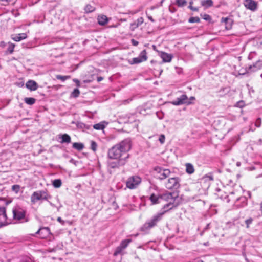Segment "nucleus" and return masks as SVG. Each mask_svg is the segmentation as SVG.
<instances>
[{
	"label": "nucleus",
	"instance_id": "412c9836",
	"mask_svg": "<svg viewBox=\"0 0 262 262\" xmlns=\"http://www.w3.org/2000/svg\"><path fill=\"white\" fill-rule=\"evenodd\" d=\"M97 20L99 25L101 26H104L108 23V19L106 15H100L98 16Z\"/></svg>",
	"mask_w": 262,
	"mask_h": 262
},
{
	"label": "nucleus",
	"instance_id": "09e8293b",
	"mask_svg": "<svg viewBox=\"0 0 262 262\" xmlns=\"http://www.w3.org/2000/svg\"><path fill=\"white\" fill-rule=\"evenodd\" d=\"M132 45L135 46H136L139 44L138 41H137L134 39L132 40Z\"/></svg>",
	"mask_w": 262,
	"mask_h": 262
},
{
	"label": "nucleus",
	"instance_id": "8fccbe9b",
	"mask_svg": "<svg viewBox=\"0 0 262 262\" xmlns=\"http://www.w3.org/2000/svg\"><path fill=\"white\" fill-rule=\"evenodd\" d=\"M57 221L58 222H59L60 223H62V224H63V223H64L63 221H62V220L61 219V218L60 217H58L57 218Z\"/></svg>",
	"mask_w": 262,
	"mask_h": 262
},
{
	"label": "nucleus",
	"instance_id": "2eb2a0df",
	"mask_svg": "<svg viewBox=\"0 0 262 262\" xmlns=\"http://www.w3.org/2000/svg\"><path fill=\"white\" fill-rule=\"evenodd\" d=\"M213 180V177L212 175H206L204 176L200 180L202 185L204 184V186L208 188L211 184V182Z\"/></svg>",
	"mask_w": 262,
	"mask_h": 262
},
{
	"label": "nucleus",
	"instance_id": "4d7b16f0",
	"mask_svg": "<svg viewBox=\"0 0 262 262\" xmlns=\"http://www.w3.org/2000/svg\"><path fill=\"white\" fill-rule=\"evenodd\" d=\"M205 19H207V17H206L205 18Z\"/></svg>",
	"mask_w": 262,
	"mask_h": 262
},
{
	"label": "nucleus",
	"instance_id": "a18cd8bd",
	"mask_svg": "<svg viewBox=\"0 0 262 262\" xmlns=\"http://www.w3.org/2000/svg\"><path fill=\"white\" fill-rule=\"evenodd\" d=\"M236 106L240 108H242L244 106V102L243 101H239L236 103Z\"/></svg>",
	"mask_w": 262,
	"mask_h": 262
},
{
	"label": "nucleus",
	"instance_id": "72a5a7b5",
	"mask_svg": "<svg viewBox=\"0 0 262 262\" xmlns=\"http://www.w3.org/2000/svg\"><path fill=\"white\" fill-rule=\"evenodd\" d=\"M56 78L58 80H61L64 81L70 78V76H62L60 75H57L56 76Z\"/></svg>",
	"mask_w": 262,
	"mask_h": 262
},
{
	"label": "nucleus",
	"instance_id": "4be33fe9",
	"mask_svg": "<svg viewBox=\"0 0 262 262\" xmlns=\"http://www.w3.org/2000/svg\"><path fill=\"white\" fill-rule=\"evenodd\" d=\"M27 37V34L26 33H23L16 35L14 37H12V39L15 41H20L21 40L26 39Z\"/></svg>",
	"mask_w": 262,
	"mask_h": 262
},
{
	"label": "nucleus",
	"instance_id": "393cba45",
	"mask_svg": "<svg viewBox=\"0 0 262 262\" xmlns=\"http://www.w3.org/2000/svg\"><path fill=\"white\" fill-rule=\"evenodd\" d=\"M238 201H240L242 202L241 205H239L237 203H236V206L238 207H243L245 206L247 204V200L246 197L242 196L238 199Z\"/></svg>",
	"mask_w": 262,
	"mask_h": 262
},
{
	"label": "nucleus",
	"instance_id": "ea45409f",
	"mask_svg": "<svg viewBox=\"0 0 262 262\" xmlns=\"http://www.w3.org/2000/svg\"><path fill=\"white\" fill-rule=\"evenodd\" d=\"M200 21V19L198 17H190L189 19V22L191 23H199Z\"/></svg>",
	"mask_w": 262,
	"mask_h": 262
},
{
	"label": "nucleus",
	"instance_id": "e433bc0d",
	"mask_svg": "<svg viewBox=\"0 0 262 262\" xmlns=\"http://www.w3.org/2000/svg\"><path fill=\"white\" fill-rule=\"evenodd\" d=\"M93 128L97 130H101L104 128V125L101 123H97L93 125Z\"/></svg>",
	"mask_w": 262,
	"mask_h": 262
},
{
	"label": "nucleus",
	"instance_id": "864d4df0",
	"mask_svg": "<svg viewBox=\"0 0 262 262\" xmlns=\"http://www.w3.org/2000/svg\"><path fill=\"white\" fill-rule=\"evenodd\" d=\"M103 77H98L97 78V81H98V82H100V81H102V80H103Z\"/></svg>",
	"mask_w": 262,
	"mask_h": 262
},
{
	"label": "nucleus",
	"instance_id": "0eeeda50",
	"mask_svg": "<svg viewBox=\"0 0 262 262\" xmlns=\"http://www.w3.org/2000/svg\"><path fill=\"white\" fill-rule=\"evenodd\" d=\"M180 179L179 177L169 178L165 183V187L168 189H177L180 187Z\"/></svg>",
	"mask_w": 262,
	"mask_h": 262
},
{
	"label": "nucleus",
	"instance_id": "49530a36",
	"mask_svg": "<svg viewBox=\"0 0 262 262\" xmlns=\"http://www.w3.org/2000/svg\"><path fill=\"white\" fill-rule=\"evenodd\" d=\"M19 186L17 185H15L12 186V189L13 190L17 192L19 190Z\"/></svg>",
	"mask_w": 262,
	"mask_h": 262
},
{
	"label": "nucleus",
	"instance_id": "603ef678",
	"mask_svg": "<svg viewBox=\"0 0 262 262\" xmlns=\"http://www.w3.org/2000/svg\"><path fill=\"white\" fill-rule=\"evenodd\" d=\"M195 99V97L193 96L190 97L189 98H188V100L191 101V100H194Z\"/></svg>",
	"mask_w": 262,
	"mask_h": 262
},
{
	"label": "nucleus",
	"instance_id": "9d476101",
	"mask_svg": "<svg viewBox=\"0 0 262 262\" xmlns=\"http://www.w3.org/2000/svg\"><path fill=\"white\" fill-rule=\"evenodd\" d=\"M147 59V53L146 50H144L140 53L138 57L132 58L128 62L130 64H138L146 61Z\"/></svg>",
	"mask_w": 262,
	"mask_h": 262
},
{
	"label": "nucleus",
	"instance_id": "dca6fc26",
	"mask_svg": "<svg viewBox=\"0 0 262 262\" xmlns=\"http://www.w3.org/2000/svg\"><path fill=\"white\" fill-rule=\"evenodd\" d=\"M262 67V61L257 60L253 64L249 66L248 70L250 72H255L260 69Z\"/></svg>",
	"mask_w": 262,
	"mask_h": 262
},
{
	"label": "nucleus",
	"instance_id": "4468645a",
	"mask_svg": "<svg viewBox=\"0 0 262 262\" xmlns=\"http://www.w3.org/2000/svg\"><path fill=\"white\" fill-rule=\"evenodd\" d=\"M36 234H39L41 238H45L50 234V230L49 227H41L36 232Z\"/></svg>",
	"mask_w": 262,
	"mask_h": 262
},
{
	"label": "nucleus",
	"instance_id": "c9c22d12",
	"mask_svg": "<svg viewBox=\"0 0 262 262\" xmlns=\"http://www.w3.org/2000/svg\"><path fill=\"white\" fill-rule=\"evenodd\" d=\"M80 94V91L78 89H75L71 93V96L76 98L79 96Z\"/></svg>",
	"mask_w": 262,
	"mask_h": 262
},
{
	"label": "nucleus",
	"instance_id": "6ab92c4d",
	"mask_svg": "<svg viewBox=\"0 0 262 262\" xmlns=\"http://www.w3.org/2000/svg\"><path fill=\"white\" fill-rule=\"evenodd\" d=\"M159 55L164 62H169L172 58V55L171 54H168L164 52H161Z\"/></svg>",
	"mask_w": 262,
	"mask_h": 262
},
{
	"label": "nucleus",
	"instance_id": "bb28decb",
	"mask_svg": "<svg viewBox=\"0 0 262 262\" xmlns=\"http://www.w3.org/2000/svg\"><path fill=\"white\" fill-rule=\"evenodd\" d=\"M72 124H76L77 127L78 128H80V129H83V128L89 129V125H86V124H85L84 123H82L81 122H77L76 123L75 122L73 121L72 122Z\"/></svg>",
	"mask_w": 262,
	"mask_h": 262
},
{
	"label": "nucleus",
	"instance_id": "a211bd4d",
	"mask_svg": "<svg viewBox=\"0 0 262 262\" xmlns=\"http://www.w3.org/2000/svg\"><path fill=\"white\" fill-rule=\"evenodd\" d=\"M26 88L31 91H35L38 88L37 83L34 80H30L26 83Z\"/></svg>",
	"mask_w": 262,
	"mask_h": 262
},
{
	"label": "nucleus",
	"instance_id": "3c124183",
	"mask_svg": "<svg viewBox=\"0 0 262 262\" xmlns=\"http://www.w3.org/2000/svg\"><path fill=\"white\" fill-rule=\"evenodd\" d=\"M147 17H148V19L150 20L151 21H152V22L155 21L154 19L152 18V17L151 16H148Z\"/></svg>",
	"mask_w": 262,
	"mask_h": 262
},
{
	"label": "nucleus",
	"instance_id": "f257e3e1",
	"mask_svg": "<svg viewBox=\"0 0 262 262\" xmlns=\"http://www.w3.org/2000/svg\"><path fill=\"white\" fill-rule=\"evenodd\" d=\"M130 148V140L126 139L119 143L115 145L108 150L107 152L108 158L110 160L125 158V162H127L129 157V154L128 152Z\"/></svg>",
	"mask_w": 262,
	"mask_h": 262
},
{
	"label": "nucleus",
	"instance_id": "a19ab883",
	"mask_svg": "<svg viewBox=\"0 0 262 262\" xmlns=\"http://www.w3.org/2000/svg\"><path fill=\"white\" fill-rule=\"evenodd\" d=\"M192 4H193L192 1L190 2L189 6L188 8L193 11H198V10H199L198 8H196V7H193V6H192Z\"/></svg>",
	"mask_w": 262,
	"mask_h": 262
},
{
	"label": "nucleus",
	"instance_id": "4c0bfd02",
	"mask_svg": "<svg viewBox=\"0 0 262 262\" xmlns=\"http://www.w3.org/2000/svg\"><path fill=\"white\" fill-rule=\"evenodd\" d=\"M15 45L13 43H9V46L8 47V51L10 54H12L14 51Z\"/></svg>",
	"mask_w": 262,
	"mask_h": 262
},
{
	"label": "nucleus",
	"instance_id": "6e6552de",
	"mask_svg": "<svg viewBox=\"0 0 262 262\" xmlns=\"http://www.w3.org/2000/svg\"><path fill=\"white\" fill-rule=\"evenodd\" d=\"M171 103L174 105L178 106L182 104L189 105L192 103L191 101L188 100V98L186 94H183L179 97L171 102Z\"/></svg>",
	"mask_w": 262,
	"mask_h": 262
},
{
	"label": "nucleus",
	"instance_id": "f8f14e48",
	"mask_svg": "<svg viewBox=\"0 0 262 262\" xmlns=\"http://www.w3.org/2000/svg\"><path fill=\"white\" fill-rule=\"evenodd\" d=\"M6 208L4 207H0V228L7 225Z\"/></svg>",
	"mask_w": 262,
	"mask_h": 262
},
{
	"label": "nucleus",
	"instance_id": "a878e982",
	"mask_svg": "<svg viewBox=\"0 0 262 262\" xmlns=\"http://www.w3.org/2000/svg\"><path fill=\"white\" fill-rule=\"evenodd\" d=\"M72 147L78 151L82 150L84 147V145L82 143L77 142L74 143Z\"/></svg>",
	"mask_w": 262,
	"mask_h": 262
},
{
	"label": "nucleus",
	"instance_id": "423d86ee",
	"mask_svg": "<svg viewBox=\"0 0 262 262\" xmlns=\"http://www.w3.org/2000/svg\"><path fill=\"white\" fill-rule=\"evenodd\" d=\"M141 178L137 176H132L128 178L126 181V187L130 189H135L141 183Z\"/></svg>",
	"mask_w": 262,
	"mask_h": 262
},
{
	"label": "nucleus",
	"instance_id": "39448f33",
	"mask_svg": "<svg viewBox=\"0 0 262 262\" xmlns=\"http://www.w3.org/2000/svg\"><path fill=\"white\" fill-rule=\"evenodd\" d=\"M154 170L156 172V177L160 180L165 179L170 176L171 173L169 169L158 166L156 167Z\"/></svg>",
	"mask_w": 262,
	"mask_h": 262
},
{
	"label": "nucleus",
	"instance_id": "cd10ccee",
	"mask_svg": "<svg viewBox=\"0 0 262 262\" xmlns=\"http://www.w3.org/2000/svg\"><path fill=\"white\" fill-rule=\"evenodd\" d=\"M24 102L28 105H33L36 102V99L32 97H26L24 98Z\"/></svg>",
	"mask_w": 262,
	"mask_h": 262
},
{
	"label": "nucleus",
	"instance_id": "20e7f679",
	"mask_svg": "<svg viewBox=\"0 0 262 262\" xmlns=\"http://www.w3.org/2000/svg\"><path fill=\"white\" fill-rule=\"evenodd\" d=\"M49 198V194L46 190H39L34 192L31 196V202L32 204H35L39 200H47Z\"/></svg>",
	"mask_w": 262,
	"mask_h": 262
},
{
	"label": "nucleus",
	"instance_id": "ddd939ff",
	"mask_svg": "<svg viewBox=\"0 0 262 262\" xmlns=\"http://www.w3.org/2000/svg\"><path fill=\"white\" fill-rule=\"evenodd\" d=\"M244 5L247 9L253 11L257 9V3L253 0H245Z\"/></svg>",
	"mask_w": 262,
	"mask_h": 262
},
{
	"label": "nucleus",
	"instance_id": "c03bdc74",
	"mask_svg": "<svg viewBox=\"0 0 262 262\" xmlns=\"http://www.w3.org/2000/svg\"><path fill=\"white\" fill-rule=\"evenodd\" d=\"M255 125L257 127H259L260 126V125H261V119L260 118H258L257 119V120H256Z\"/></svg>",
	"mask_w": 262,
	"mask_h": 262
},
{
	"label": "nucleus",
	"instance_id": "37998d69",
	"mask_svg": "<svg viewBox=\"0 0 262 262\" xmlns=\"http://www.w3.org/2000/svg\"><path fill=\"white\" fill-rule=\"evenodd\" d=\"M253 221V219L252 218H249L245 221V223L247 225V228H249V225L252 223Z\"/></svg>",
	"mask_w": 262,
	"mask_h": 262
},
{
	"label": "nucleus",
	"instance_id": "7ed1b4c3",
	"mask_svg": "<svg viewBox=\"0 0 262 262\" xmlns=\"http://www.w3.org/2000/svg\"><path fill=\"white\" fill-rule=\"evenodd\" d=\"M166 212V211H163L162 212H159L153 215L141 227L140 230L145 233H148L149 230L157 226L158 223L162 220L163 214Z\"/></svg>",
	"mask_w": 262,
	"mask_h": 262
},
{
	"label": "nucleus",
	"instance_id": "c756f323",
	"mask_svg": "<svg viewBox=\"0 0 262 262\" xmlns=\"http://www.w3.org/2000/svg\"><path fill=\"white\" fill-rule=\"evenodd\" d=\"M132 242L130 239H126L121 241L120 246H121L123 249H125L128 244Z\"/></svg>",
	"mask_w": 262,
	"mask_h": 262
},
{
	"label": "nucleus",
	"instance_id": "7c9ffc66",
	"mask_svg": "<svg viewBox=\"0 0 262 262\" xmlns=\"http://www.w3.org/2000/svg\"><path fill=\"white\" fill-rule=\"evenodd\" d=\"M95 7L90 4L86 5L84 8V10L86 13L92 12L95 10Z\"/></svg>",
	"mask_w": 262,
	"mask_h": 262
},
{
	"label": "nucleus",
	"instance_id": "f03ea898",
	"mask_svg": "<svg viewBox=\"0 0 262 262\" xmlns=\"http://www.w3.org/2000/svg\"><path fill=\"white\" fill-rule=\"evenodd\" d=\"M152 204H159L162 201H164L167 203L163 206L164 211H167L178 206V203L176 202L178 200V194L173 193H165L162 194H152L149 198Z\"/></svg>",
	"mask_w": 262,
	"mask_h": 262
},
{
	"label": "nucleus",
	"instance_id": "b1692460",
	"mask_svg": "<svg viewBox=\"0 0 262 262\" xmlns=\"http://www.w3.org/2000/svg\"><path fill=\"white\" fill-rule=\"evenodd\" d=\"M61 141L60 142L61 143H70L71 141V139L70 136L67 134H64L61 136Z\"/></svg>",
	"mask_w": 262,
	"mask_h": 262
},
{
	"label": "nucleus",
	"instance_id": "2f4dec72",
	"mask_svg": "<svg viewBox=\"0 0 262 262\" xmlns=\"http://www.w3.org/2000/svg\"><path fill=\"white\" fill-rule=\"evenodd\" d=\"M124 249H123V248L121 246H120V245H119V246H118L116 248V250H115V252H114V256H117L118 255H119V254H121V252H122V251Z\"/></svg>",
	"mask_w": 262,
	"mask_h": 262
},
{
	"label": "nucleus",
	"instance_id": "5701e85b",
	"mask_svg": "<svg viewBox=\"0 0 262 262\" xmlns=\"http://www.w3.org/2000/svg\"><path fill=\"white\" fill-rule=\"evenodd\" d=\"M185 166H186V171L187 173L192 174L194 172V168L192 164L186 163Z\"/></svg>",
	"mask_w": 262,
	"mask_h": 262
},
{
	"label": "nucleus",
	"instance_id": "5fc2aeb1",
	"mask_svg": "<svg viewBox=\"0 0 262 262\" xmlns=\"http://www.w3.org/2000/svg\"><path fill=\"white\" fill-rule=\"evenodd\" d=\"M203 245L205 246H209V242H205L203 244Z\"/></svg>",
	"mask_w": 262,
	"mask_h": 262
},
{
	"label": "nucleus",
	"instance_id": "c85d7f7f",
	"mask_svg": "<svg viewBox=\"0 0 262 262\" xmlns=\"http://www.w3.org/2000/svg\"><path fill=\"white\" fill-rule=\"evenodd\" d=\"M201 5L206 8H208L212 6L213 2L211 0H203L201 1Z\"/></svg>",
	"mask_w": 262,
	"mask_h": 262
},
{
	"label": "nucleus",
	"instance_id": "1a4fd4ad",
	"mask_svg": "<svg viewBox=\"0 0 262 262\" xmlns=\"http://www.w3.org/2000/svg\"><path fill=\"white\" fill-rule=\"evenodd\" d=\"M13 217L17 220H20L25 216L26 211L20 207L17 206L12 210Z\"/></svg>",
	"mask_w": 262,
	"mask_h": 262
},
{
	"label": "nucleus",
	"instance_id": "58836bf2",
	"mask_svg": "<svg viewBox=\"0 0 262 262\" xmlns=\"http://www.w3.org/2000/svg\"><path fill=\"white\" fill-rule=\"evenodd\" d=\"M91 148L94 151H96L97 148V144L96 143V142H95L94 141H91Z\"/></svg>",
	"mask_w": 262,
	"mask_h": 262
},
{
	"label": "nucleus",
	"instance_id": "f3484780",
	"mask_svg": "<svg viewBox=\"0 0 262 262\" xmlns=\"http://www.w3.org/2000/svg\"><path fill=\"white\" fill-rule=\"evenodd\" d=\"M144 19L143 17H141L138 18L135 21L130 24V29L132 31H134L139 26L143 23Z\"/></svg>",
	"mask_w": 262,
	"mask_h": 262
},
{
	"label": "nucleus",
	"instance_id": "79ce46f5",
	"mask_svg": "<svg viewBox=\"0 0 262 262\" xmlns=\"http://www.w3.org/2000/svg\"><path fill=\"white\" fill-rule=\"evenodd\" d=\"M165 136L164 135H161L159 138V141L161 144H163L165 142Z\"/></svg>",
	"mask_w": 262,
	"mask_h": 262
},
{
	"label": "nucleus",
	"instance_id": "f704fd0d",
	"mask_svg": "<svg viewBox=\"0 0 262 262\" xmlns=\"http://www.w3.org/2000/svg\"><path fill=\"white\" fill-rule=\"evenodd\" d=\"M187 4V2L185 0H176V4L179 7H183Z\"/></svg>",
	"mask_w": 262,
	"mask_h": 262
},
{
	"label": "nucleus",
	"instance_id": "de8ad7c7",
	"mask_svg": "<svg viewBox=\"0 0 262 262\" xmlns=\"http://www.w3.org/2000/svg\"><path fill=\"white\" fill-rule=\"evenodd\" d=\"M73 81L76 83L77 86H80V83L79 80H78L77 79H73Z\"/></svg>",
	"mask_w": 262,
	"mask_h": 262
},
{
	"label": "nucleus",
	"instance_id": "9b49d317",
	"mask_svg": "<svg viewBox=\"0 0 262 262\" xmlns=\"http://www.w3.org/2000/svg\"><path fill=\"white\" fill-rule=\"evenodd\" d=\"M117 161H113L110 160L108 161V166L111 168H117L120 166H124L127 162H125V158L116 159Z\"/></svg>",
	"mask_w": 262,
	"mask_h": 262
},
{
	"label": "nucleus",
	"instance_id": "6e6d98bb",
	"mask_svg": "<svg viewBox=\"0 0 262 262\" xmlns=\"http://www.w3.org/2000/svg\"><path fill=\"white\" fill-rule=\"evenodd\" d=\"M260 209L262 210V201H261V202L260 203Z\"/></svg>",
	"mask_w": 262,
	"mask_h": 262
},
{
	"label": "nucleus",
	"instance_id": "473e14b6",
	"mask_svg": "<svg viewBox=\"0 0 262 262\" xmlns=\"http://www.w3.org/2000/svg\"><path fill=\"white\" fill-rule=\"evenodd\" d=\"M62 182L60 179H56L53 182V185L55 188H59L61 186Z\"/></svg>",
	"mask_w": 262,
	"mask_h": 262
},
{
	"label": "nucleus",
	"instance_id": "aec40b11",
	"mask_svg": "<svg viewBox=\"0 0 262 262\" xmlns=\"http://www.w3.org/2000/svg\"><path fill=\"white\" fill-rule=\"evenodd\" d=\"M222 21L225 24V28L226 30H230L232 28L233 23L232 19L228 17L222 18Z\"/></svg>",
	"mask_w": 262,
	"mask_h": 262
}]
</instances>
